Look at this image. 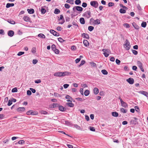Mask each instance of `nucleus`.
<instances>
[{
	"mask_svg": "<svg viewBox=\"0 0 148 148\" xmlns=\"http://www.w3.org/2000/svg\"><path fill=\"white\" fill-rule=\"evenodd\" d=\"M123 25L124 27L127 28H128L130 27L129 24L127 23H124L123 24Z\"/></svg>",
	"mask_w": 148,
	"mask_h": 148,
	"instance_id": "nucleus-43",
	"label": "nucleus"
},
{
	"mask_svg": "<svg viewBox=\"0 0 148 148\" xmlns=\"http://www.w3.org/2000/svg\"><path fill=\"white\" fill-rule=\"evenodd\" d=\"M27 11L28 13L30 14H33L34 13V10L33 9H27Z\"/></svg>",
	"mask_w": 148,
	"mask_h": 148,
	"instance_id": "nucleus-19",
	"label": "nucleus"
},
{
	"mask_svg": "<svg viewBox=\"0 0 148 148\" xmlns=\"http://www.w3.org/2000/svg\"><path fill=\"white\" fill-rule=\"evenodd\" d=\"M66 105L69 107H73L74 106V104L71 102H67L66 103Z\"/></svg>",
	"mask_w": 148,
	"mask_h": 148,
	"instance_id": "nucleus-15",
	"label": "nucleus"
},
{
	"mask_svg": "<svg viewBox=\"0 0 148 148\" xmlns=\"http://www.w3.org/2000/svg\"><path fill=\"white\" fill-rule=\"evenodd\" d=\"M38 36L39 37H40L41 38H45V35L42 34H39Z\"/></svg>",
	"mask_w": 148,
	"mask_h": 148,
	"instance_id": "nucleus-28",
	"label": "nucleus"
},
{
	"mask_svg": "<svg viewBox=\"0 0 148 148\" xmlns=\"http://www.w3.org/2000/svg\"><path fill=\"white\" fill-rule=\"evenodd\" d=\"M125 44H124L125 48L127 50H129L131 47L130 43L128 40H126L125 41Z\"/></svg>",
	"mask_w": 148,
	"mask_h": 148,
	"instance_id": "nucleus-2",
	"label": "nucleus"
},
{
	"mask_svg": "<svg viewBox=\"0 0 148 148\" xmlns=\"http://www.w3.org/2000/svg\"><path fill=\"white\" fill-rule=\"evenodd\" d=\"M18 143L19 144L23 145L25 141L23 140H21L18 141Z\"/></svg>",
	"mask_w": 148,
	"mask_h": 148,
	"instance_id": "nucleus-39",
	"label": "nucleus"
},
{
	"mask_svg": "<svg viewBox=\"0 0 148 148\" xmlns=\"http://www.w3.org/2000/svg\"><path fill=\"white\" fill-rule=\"evenodd\" d=\"M94 29V27L92 26H89L88 27V30L90 31H92Z\"/></svg>",
	"mask_w": 148,
	"mask_h": 148,
	"instance_id": "nucleus-37",
	"label": "nucleus"
},
{
	"mask_svg": "<svg viewBox=\"0 0 148 148\" xmlns=\"http://www.w3.org/2000/svg\"><path fill=\"white\" fill-rule=\"evenodd\" d=\"M74 126L78 130H80L81 127L79 126L77 124H75L74 125Z\"/></svg>",
	"mask_w": 148,
	"mask_h": 148,
	"instance_id": "nucleus-42",
	"label": "nucleus"
},
{
	"mask_svg": "<svg viewBox=\"0 0 148 148\" xmlns=\"http://www.w3.org/2000/svg\"><path fill=\"white\" fill-rule=\"evenodd\" d=\"M90 64L91 65V66L92 67H96L97 65L94 62H90Z\"/></svg>",
	"mask_w": 148,
	"mask_h": 148,
	"instance_id": "nucleus-32",
	"label": "nucleus"
},
{
	"mask_svg": "<svg viewBox=\"0 0 148 148\" xmlns=\"http://www.w3.org/2000/svg\"><path fill=\"white\" fill-rule=\"evenodd\" d=\"M58 40L61 42H63L65 41V40H63L62 38H58Z\"/></svg>",
	"mask_w": 148,
	"mask_h": 148,
	"instance_id": "nucleus-44",
	"label": "nucleus"
},
{
	"mask_svg": "<svg viewBox=\"0 0 148 148\" xmlns=\"http://www.w3.org/2000/svg\"><path fill=\"white\" fill-rule=\"evenodd\" d=\"M14 4L13 3H8L6 4V8H8L10 7H13V6H14Z\"/></svg>",
	"mask_w": 148,
	"mask_h": 148,
	"instance_id": "nucleus-17",
	"label": "nucleus"
},
{
	"mask_svg": "<svg viewBox=\"0 0 148 148\" xmlns=\"http://www.w3.org/2000/svg\"><path fill=\"white\" fill-rule=\"evenodd\" d=\"M114 4L112 2H109L108 4V6L109 7H111L114 5Z\"/></svg>",
	"mask_w": 148,
	"mask_h": 148,
	"instance_id": "nucleus-57",
	"label": "nucleus"
},
{
	"mask_svg": "<svg viewBox=\"0 0 148 148\" xmlns=\"http://www.w3.org/2000/svg\"><path fill=\"white\" fill-rule=\"evenodd\" d=\"M75 99L78 101H83L82 99L81 98H79V97L77 98H76Z\"/></svg>",
	"mask_w": 148,
	"mask_h": 148,
	"instance_id": "nucleus-61",
	"label": "nucleus"
},
{
	"mask_svg": "<svg viewBox=\"0 0 148 148\" xmlns=\"http://www.w3.org/2000/svg\"><path fill=\"white\" fill-rule=\"evenodd\" d=\"M101 72L104 75H107L108 74L107 71L106 70L104 69L102 70Z\"/></svg>",
	"mask_w": 148,
	"mask_h": 148,
	"instance_id": "nucleus-36",
	"label": "nucleus"
},
{
	"mask_svg": "<svg viewBox=\"0 0 148 148\" xmlns=\"http://www.w3.org/2000/svg\"><path fill=\"white\" fill-rule=\"evenodd\" d=\"M134 108L136 111L139 112L140 111L139 108L138 106H135Z\"/></svg>",
	"mask_w": 148,
	"mask_h": 148,
	"instance_id": "nucleus-49",
	"label": "nucleus"
},
{
	"mask_svg": "<svg viewBox=\"0 0 148 148\" xmlns=\"http://www.w3.org/2000/svg\"><path fill=\"white\" fill-rule=\"evenodd\" d=\"M24 53V52L20 51L17 54V55L18 56H21Z\"/></svg>",
	"mask_w": 148,
	"mask_h": 148,
	"instance_id": "nucleus-46",
	"label": "nucleus"
},
{
	"mask_svg": "<svg viewBox=\"0 0 148 148\" xmlns=\"http://www.w3.org/2000/svg\"><path fill=\"white\" fill-rule=\"evenodd\" d=\"M58 108L59 110L62 111H64L65 110V108L63 106H59Z\"/></svg>",
	"mask_w": 148,
	"mask_h": 148,
	"instance_id": "nucleus-23",
	"label": "nucleus"
},
{
	"mask_svg": "<svg viewBox=\"0 0 148 148\" xmlns=\"http://www.w3.org/2000/svg\"><path fill=\"white\" fill-rule=\"evenodd\" d=\"M81 58H77L75 60V62L76 63H78L80 60Z\"/></svg>",
	"mask_w": 148,
	"mask_h": 148,
	"instance_id": "nucleus-62",
	"label": "nucleus"
},
{
	"mask_svg": "<svg viewBox=\"0 0 148 148\" xmlns=\"http://www.w3.org/2000/svg\"><path fill=\"white\" fill-rule=\"evenodd\" d=\"M24 20L27 22L29 21L30 20L29 18L27 16H25L23 18Z\"/></svg>",
	"mask_w": 148,
	"mask_h": 148,
	"instance_id": "nucleus-18",
	"label": "nucleus"
},
{
	"mask_svg": "<svg viewBox=\"0 0 148 148\" xmlns=\"http://www.w3.org/2000/svg\"><path fill=\"white\" fill-rule=\"evenodd\" d=\"M29 89L33 93H35L36 92V90L35 89H33L32 88H30Z\"/></svg>",
	"mask_w": 148,
	"mask_h": 148,
	"instance_id": "nucleus-64",
	"label": "nucleus"
},
{
	"mask_svg": "<svg viewBox=\"0 0 148 148\" xmlns=\"http://www.w3.org/2000/svg\"><path fill=\"white\" fill-rule=\"evenodd\" d=\"M103 54L106 57H107L109 56V54L108 53L105 52H104Z\"/></svg>",
	"mask_w": 148,
	"mask_h": 148,
	"instance_id": "nucleus-48",
	"label": "nucleus"
},
{
	"mask_svg": "<svg viewBox=\"0 0 148 148\" xmlns=\"http://www.w3.org/2000/svg\"><path fill=\"white\" fill-rule=\"evenodd\" d=\"M87 6V4L86 3L84 2L82 3V6L84 8L86 7Z\"/></svg>",
	"mask_w": 148,
	"mask_h": 148,
	"instance_id": "nucleus-59",
	"label": "nucleus"
},
{
	"mask_svg": "<svg viewBox=\"0 0 148 148\" xmlns=\"http://www.w3.org/2000/svg\"><path fill=\"white\" fill-rule=\"evenodd\" d=\"M13 92H16L17 91V89L16 88H13L12 90Z\"/></svg>",
	"mask_w": 148,
	"mask_h": 148,
	"instance_id": "nucleus-50",
	"label": "nucleus"
},
{
	"mask_svg": "<svg viewBox=\"0 0 148 148\" xmlns=\"http://www.w3.org/2000/svg\"><path fill=\"white\" fill-rule=\"evenodd\" d=\"M83 43L84 45L86 47L89 45V43L88 41L86 40H84L83 41Z\"/></svg>",
	"mask_w": 148,
	"mask_h": 148,
	"instance_id": "nucleus-22",
	"label": "nucleus"
},
{
	"mask_svg": "<svg viewBox=\"0 0 148 148\" xmlns=\"http://www.w3.org/2000/svg\"><path fill=\"white\" fill-rule=\"evenodd\" d=\"M102 51L104 52H106L107 53H109L110 50L108 49H103Z\"/></svg>",
	"mask_w": 148,
	"mask_h": 148,
	"instance_id": "nucleus-54",
	"label": "nucleus"
},
{
	"mask_svg": "<svg viewBox=\"0 0 148 148\" xmlns=\"http://www.w3.org/2000/svg\"><path fill=\"white\" fill-rule=\"evenodd\" d=\"M90 93V91L88 90H86L84 92V94L85 96H88Z\"/></svg>",
	"mask_w": 148,
	"mask_h": 148,
	"instance_id": "nucleus-26",
	"label": "nucleus"
},
{
	"mask_svg": "<svg viewBox=\"0 0 148 148\" xmlns=\"http://www.w3.org/2000/svg\"><path fill=\"white\" fill-rule=\"evenodd\" d=\"M25 110V109L24 107H19L17 109V111L18 112H23Z\"/></svg>",
	"mask_w": 148,
	"mask_h": 148,
	"instance_id": "nucleus-13",
	"label": "nucleus"
},
{
	"mask_svg": "<svg viewBox=\"0 0 148 148\" xmlns=\"http://www.w3.org/2000/svg\"><path fill=\"white\" fill-rule=\"evenodd\" d=\"M132 52L135 55H136L138 54V52L135 50H133Z\"/></svg>",
	"mask_w": 148,
	"mask_h": 148,
	"instance_id": "nucleus-58",
	"label": "nucleus"
},
{
	"mask_svg": "<svg viewBox=\"0 0 148 148\" xmlns=\"http://www.w3.org/2000/svg\"><path fill=\"white\" fill-rule=\"evenodd\" d=\"M121 106L124 107L125 108H127V104L126 103L124 102L123 101H121Z\"/></svg>",
	"mask_w": 148,
	"mask_h": 148,
	"instance_id": "nucleus-12",
	"label": "nucleus"
},
{
	"mask_svg": "<svg viewBox=\"0 0 148 148\" xmlns=\"http://www.w3.org/2000/svg\"><path fill=\"white\" fill-rule=\"evenodd\" d=\"M120 111L121 112L125 113H126L127 112V110L123 108H120Z\"/></svg>",
	"mask_w": 148,
	"mask_h": 148,
	"instance_id": "nucleus-25",
	"label": "nucleus"
},
{
	"mask_svg": "<svg viewBox=\"0 0 148 148\" xmlns=\"http://www.w3.org/2000/svg\"><path fill=\"white\" fill-rule=\"evenodd\" d=\"M126 81L128 83L131 84H133L134 82V80L132 78H130L127 79Z\"/></svg>",
	"mask_w": 148,
	"mask_h": 148,
	"instance_id": "nucleus-7",
	"label": "nucleus"
},
{
	"mask_svg": "<svg viewBox=\"0 0 148 148\" xmlns=\"http://www.w3.org/2000/svg\"><path fill=\"white\" fill-rule=\"evenodd\" d=\"M66 2L69 3L71 4H74V0H67L66 1Z\"/></svg>",
	"mask_w": 148,
	"mask_h": 148,
	"instance_id": "nucleus-30",
	"label": "nucleus"
},
{
	"mask_svg": "<svg viewBox=\"0 0 148 148\" xmlns=\"http://www.w3.org/2000/svg\"><path fill=\"white\" fill-rule=\"evenodd\" d=\"M64 7L68 9L70 8V6L68 4L66 3L64 5Z\"/></svg>",
	"mask_w": 148,
	"mask_h": 148,
	"instance_id": "nucleus-45",
	"label": "nucleus"
},
{
	"mask_svg": "<svg viewBox=\"0 0 148 148\" xmlns=\"http://www.w3.org/2000/svg\"><path fill=\"white\" fill-rule=\"evenodd\" d=\"M86 16L87 18H89L91 17V12L90 11H87L84 14Z\"/></svg>",
	"mask_w": 148,
	"mask_h": 148,
	"instance_id": "nucleus-6",
	"label": "nucleus"
},
{
	"mask_svg": "<svg viewBox=\"0 0 148 148\" xmlns=\"http://www.w3.org/2000/svg\"><path fill=\"white\" fill-rule=\"evenodd\" d=\"M54 75L56 76L61 77L62 76V72L56 73L54 74Z\"/></svg>",
	"mask_w": 148,
	"mask_h": 148,
	"instance_id": "nucleus-14",
	"label": "nucleus"
},
{
	"mask_svg": "<svg viewBox=\"0 0 148 148\" xmlns=\"http://www.w3.org/2000/svg\"><path fill=\"white\" fill-rule=\"evenodd\" d=\"M65 98L66 99H67L66 100L67 101L71 102V100L72 99V98L69 95H66Z\"/></svg>",
	"mask_w": 148,
	"mask_h": 148,
	"instance_id": "nucleus-11",
	"label": "nucleus"
},
{
	"mask_svg": "<svg viewBox=\"0 0 148 148\" xmlns=\"http://www.w3.org/2000/svg\"><path fill=\"white\" fill-rule=\"evenodd\" d=\"M101 20L99 19H97L96 20H94L92 18H91L90 20V22L93 25H99L101 23Z\"/></svg>",
	"mask_w": 148,
	"mask_h": 148,
	"instance_id": "nucleus-1",
	"label": "nucleus"
},
{
	"mask_svg": "<svg viewBox=\"0 0 148 148\" xmlns=\"http://www.w3.org/2000/svg\"><path fill=\"white\" fill-rule=\"evenodd\" d=\"M137 64L139 68L143 66L142 63L139 61H137Z\"/></svg>",
	"mask_w": 148,
	"mask_h": 148,
	"instance_id": "nucleus-27",
	"label": "nucleus"
},
{
	"mask_svg": "<svg viewBox=\"0 0 148 148\" xmlns=\"http://www.w3.org/2000/svg\"><path fill=\"white\" fill-rule=\"evenodd\" d=\"M90 131H92L95 132V129L94 127H90Z\"/></svg>",
	"mask_w": 148,
	"mask_h": 148,
	"instance_id": "nucleus-47",
	"label": "nucleus"
},
{
	"mask_svg": "<svg viewBox=\"0 0 148 148\" xmlns=\"http://www.w3.org/2000/svg\"><path fill=\"white\" fill-rule=\"evenodd\" d=\"M58 106V104L57 103H53L52 105L53 108L57 107Z\"/></svg>",
	"mask_w": 148,
	"mask_h": 148,
	"instance_id": "nucleus-63",
	"label": "nucleus"
},
{
	"mask_svg": "<svg viewBox=\"0 0 148 148\" xmlns=\"http://www.w3.org/2000/svg\"><path fill=\"white\" fill-rule=\"evenodd\" d=\"M82 87L83 88L87 87L88 86L86 84H81Z\"/></svg>",
	"mask_w": 148,
	"mask_h": 148,
	"instance_id": "nucleus-53",
	"label": "nucleus"
},
{
	"mask_svg": "<svg viewBox=\"0 0 148 148\" xmlns=\"http://www.w3.org/2000/svg\"><path fill=\"white\" fill-rule=\"evenodd\" d=\"M133 26L134 27V28L137 29H138L139 28V26L136 24L135 23L133 24Z\"/></svg>",
	"mask_w": 148,
	"mask_h": 148,
	"instance_id": "nucleus-35",
	"label": "nucleus"
},
{
	"mask_svg": "<svg viewBox=\"0 0 148 148\" xmlns=\"http://www.w3.org/2000/svg\"><path fill=\"white\" fill-rule=\"evenodd\" d=\"M60 12V11L57 8H56L55 10L54 13L55 14H58Z\"/></svg>",
	"mask_w": 148,
	"mask_h": 148,
	"instance_id": "nucleus-31",
	"label": "nucleus"
},
{
	"mask_svg": "<svg viewBox=\"0 0 148 148\" xmlns=\"http://www.w3.org/2000/svg\"><path fill=\"white\" fill-rule=\"evenodd\" d=\"M140 92L141 94L144 95L146 97H147V96L148 95V93H147V92H146L145 91H142Z\"/></svg>",
	"mask_w": 148,
	"mask_h": 148,
	"instance_id": "nucleus-24",
	"label": "nucleus"
},
{
	"mask_svg": "<svg viewBox=\"0 0 148 148\" xmlns=\"http://www.w3.org/2000/svg\"><path fill=\"white\" fill-rule=\"evenodd\" d=\"M94 93L95 94H98L99 92L98 89L97 88H95L93 90Z\"/></svg>",
	"mask_w": 148,
	"mask_h": 148,
	"instance_id": "nucleus-16",
	"label": "nucleus"
},
{
	"mask_svg": "<svg viewBox=\"0 0 148 148\" xmlns=\"http://www.w3.org/2000/svg\"><path fill=\"white\" fill-rule=\"evenodd\" d=\"M62 76H68L69 75H70L71 74V73L70 72H67V71H65L64 72H62Z\"/></svg>",
	"mask_w": 148,
	"mask_h": 148,
	"instance_id": "nucleus-9",
	"label": "nucleus"
},
{
	"mask_svg": "<svg viewBox=\"0 0 148 148\" xmlns=\"http://www.w3.org/2000/svg\"><path fill=\"white\" fill-rule=\"evenodd\" d=\"M75 10L81 12L82 11L83 8L80 6H75L73 8V10L74 11H75Z\"/></svg>",
	"mask_w": 148,
	"mask_h": 148,
	"instance_id": "nucleus-4",
	"label": "nucleus"
},
{
	"mask_svg": "<svg viewBox=\"0 0 148 148\" xmlns=\"http://www.w3.org/2000/svg\"><path fill=\"white\" fill-rule=\"evenodd\" d=\"M120 12L122 14L125 13L126 12V11L125 10L123 9H121L119 10Z\"/></svg>",
	"mask_w": 148,
	"mask_h": 148,
	"instance_id": "nucleus-34",
	"label": "nucleus"
},
{
	"mask_svg": "<svg viewBox=\"0 0 148 148\" xmlns=\"http://www.w3.org/2000/svg\"><path fill=\"white\" fill-rule=\"evenodd\" d=\"M59 21V23L61 24H63L64 22L65 21L64 19H63L62 20H61L60 21Z\"/></svg>",
	"mask_w": 148,
	"mask_h": 148,
	"instance_id": "nucleus-52",
	"label": "nucleus"
},
{
	"mask_svg": "<svg viewBox=\"0 0 148 148\" xmlns=\"http://www.w3.org/2000/svg\"><path fill=\"white\" fill-rule=\"evenodd\" d=\"M112 114L113 116L114 117H117L119 115V114L118 113L116 112H112Z\"/></svg>",
	"mask_w": 148,
	"mask_h": 148,
	"instance_id": "nucleus-20",
	"label": "nucleus"
},
{
	"mask_svg": "<svg viewBox=\"0 0 148 148\" xmlns=\"http://www.w3.org/2000/svg\"><path fill=\"white\" fill-rule=\"evenodd\" d=\"M8 22L9 23H10L11 24H15V22L13 20H8Z\"/></svg>",
	"mask_w": 148,
	"mask_h": 148,
	"instance_id": "nucleus-40",
	"label": "nucleus"
},
{
	"mask_svg": "<svg viewBox=\"0 0 148 148\" xmlns=\"http://www.w3.org/2000/svg\"><path fill=\"white\" fill-rule=\"evenodd\" d=\"M32 51L33 53H35L36 51V49L35 47H33L32 48Z\"/></svg>",
	"mask_w": 148,
	"mask_h": 148,
	"instance_id": "nucleus-55",
	"label": "nucleus"
},
{
	"mask_svg": "<svg viewBox=\"0 0 148 148\" xmlns=\"http://www.w3.org/2000/svg\"><path fill=\"white\" fill-rule=\"evenodd\" d=\"M81 3V1L80 0H76L75 3L76 5H79Z\"/></svg>",
	"mask_w": 148,
	"mask_h": 148,
	"instance_id": "nucleus-33",
	"label": "nucleus"
},
{
	"mask_svg": "<svg viewBox=\"0 0 148 148\" xmlns=\"http://www.w3.org/2000/svg\"><path fill=\"white\" fill-rule=\"evenodd\" d=\"M41 13L43 14H44L46 12V10L45 9L43 8H41Z\"/></svg>",
	"mask_w": 148,
	"mask_h": 148,
	"instance_id": "nucleus-38",
	"label": "nucleus"
},
{
	"mask_svg": "<svg viewBox=\"0 0 148 148\" xmlns=\"http://www.w3.org/2000/svg\"><path fill=\"white\" fill-rule=\"evenodd\" d=\"M50 32L51 34L55 36H58L59 35L58 33L56 32L53 29H51L50 31Z\"/></svg>",
	"mask_w": 148,
	"mask_h": 148,
	"instance_id": "nucleus-5",
	"label": "nucleus"
},
{
	"mask_svg": "<svg viewBox=\"0 0 148 148\" xmlns=\"http://www.w3.org/2000/svg\"><path fill=\"white\" fill-rule=\"evenodd\" d=\"M40 113L41 114H47V112L46 111L42 110L41 111Z\"/></svg>",
	"mask_w": 148,
	"mask_h": 148,
	"instance_id": "nucleus-51",
	"label": "nucleus"
},
{
	"mask_svg": "<svg viewBox=\"0 0 148 148\" xmlns=\"http://www.w3.org/2000/svg\"><path fill=\"white\" fill-rule=\"evenodd\" d=\"M65 124L71 126V123L69 122V121H65Z\"/></svg>",
	"mask_w": 148,
	"mask_h": 148,
	"instance_id": "nucleus-56",
	"label": "nucleus"
},
{
	"mask_svg": "<svg viewBox=\"0 0 148 148\" xmlns=\"http://www.w3.org/2000/svg\"><path fill=\"white\" fill-rule=\"evenodd\" d=\"M13 102V100H9L8 101V106H10L12 104Z\"/></svg>",
	"mask_w": 148,
	"mask_h": 148,
	"instance_id": "nucleus-41",
	"label": "nucleus"
},
{
	"mask_svg": "<svg viewBox=\"0 0 148 148\" xmlns=\"http://www.w3.org/2000/svg\"><path fill=\"white\" fill-rule=\"evenodd\" d=\"M51 49L53 51H54V50H55L56 49V46L54 45H53L51 46Z\"/></svg>",
	"mask_w": 148,
	"mask_h": 148,
	"instance_id": "nucleus-60",
	"label": "nucleus"
},
{
	"mask_svg": "<svg viewBox=\"0 0 148 148\" xmlns=\"http://www.w3.org/2000/svg\"><path fill=\"white\" fill-rule=\"evenodd\" d=\"M146 25L147 23L145 22V21H143L141 24V26L144 28L146 27Z\"/></svg>",
	"mask_w": 148,
	"mask_h": 148,
	"instance_id": "nucleus-29",
	"label": "nucleus"
},
{
	"mask_svg": "<svg viewBox=\"0 0 148 148\" xmlns=\"http://www.w3.org/2000/svg\"><path fill=\"white\" fill-rule=\"evenodd\" d=\"M90 4L91 6L94 7L95 8H97L98 6V3L96 1H92L90 2Z\"/></svg>",
	"mask_w": 148,
	"mask_h": 148,
	"instance_id": "nucleus-3",
	"label": "nucleus"
},
{
	"mask_svg": "<svg viewBox=\"0 0 148 148\" xmlns=\"http://www.w3.org/2000/svg\"><path fill=\"white\" fill-rule=\"evenodd\" d=\"M8 34L9 36L12 37L14 34V32L13 31L10 30L8 32Z\"/></svg>",
	"mask_w": 148,
	"mask_h": 148,
	"instance_id": "nucleus-8",
	"label": "nucleus"
},
{
	"mask_svg": "<svg viewBox=\"0 0 148 148\" xmlns=\"http://www.w3.org/2000/svg\"><path fill=\"white\" fill-rule=\"evenodd\" d=\"M79 21L81 24H84L85 23V21L83 18H80Z\"/></svg>",
	"mask_w": 148,
	"mask_h": 148,
	"instance_id": "nucleus-21",
	"label": "nucleus"
},
{
	"mask_svg": "<svg viewBox=\"0 0 148 148\" xmlns=\"http://www.w3.org/2000/svg\"><path fill=\"white\" fill-rule=\"evenodd\" d=\"M82 36L84 38L88 39L89 38V37L88 34H87L83 33L82 34Z\"/></svg>",
	"mask_w": 148,
	"mask_h": 148,
	"instance_id": "nucleus-10",
	"label": "nucleus"
}]
</instances>
